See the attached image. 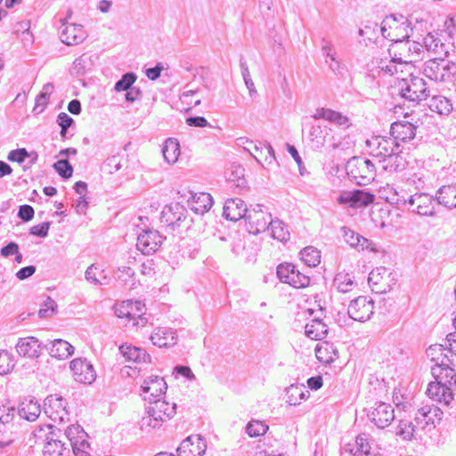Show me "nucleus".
<instances>
[{
    "instance_id": "nucleus-1",
    "label": "nucleus",
    "mask_w": 456,
    "mask_h": 456,
    "mask_svg": "<svg viewBox=\"0 0 456 456\" xmlns=\"http://www.w3.org/2000/svg\"><path fill=\"white\" fill-rule=\"evenodd\" d=\"M59 433L61 430L51 425L37 427L33 431L36 443L38 441L44 443V456H66L69 453V449L62 441L59 440Z\"/></svg>"
},
{
    "instance_id": "nucleus-2",
    "label": "nucleus",
    "mask_w": 456,
    "mask_h": 456,
    "mask_svg": "<svg viewBox=\"0 0 456 456\" xmlns=\"http://www.w3.org/2000/svg\"><path fill=\"white\" fill-rule=\"evenodd\" d=\"M412 31L409 20L402 14L387 16L380 24V34L386 39L402 44Z\"/></svg>"
},
{
    "instance_id": "nucleus-3",
    "label": "nucleus",
    "mask_w": 456,
    "mask_h": 456,
    "mask_svg": "<svg viewBox=\"0 0 456 456\" xmlns=\"http://www.w3.org/2000/svg\"><path fill=\"white\" fill-rule=\"evenodd\" d=\"M346 174L359 185H367L376 176L374 164L362 157H353L346 165Z\"/></svg>"
},
{
    "instance_id": "nucleus-4",
    "label": "nucleus",
    "mask_w": 456,
    "mask_h": 456,
    "mask_svg": "<svg viewBox=\"0 0 456 456\" xmlns=\"http://www.w3.org/2000/svg\"><path fill=\"white\" fill-rule=\"evenodd\" d=\"M399 94L405 100L419 103L430 95L429 87L424 78L412 76L402 78L398 84Z\"/></svg>"
},
{
    "instance_id": "nucleus-5",
    "label": "nucleus",
    "mask_w": 456,
    "mask_h": 456,
    "mask_svg": "<svg viewBox=\"0 0 456 456\" xmlns=\"http://www.w3.org/2000/svg\"><path fill=\"white\" fill-rule=\"evenodd\" d=\"M445 58L439 56L427 61L423 74L436 82L451 80L456 75V63Z\"/></svg>"
},
{
    "instance_id": "nucleus-6",
    "label": "nucleus",
    "mask_w": 456,
    "mask_h": 456,
    "mask_svg": "<svg viewBox=\"0 0 456 456\" xmlns=\"http://www.w3.org/2000/svg\"><path fill=\"white\" fill-rule=\"evenodd\" d=\"M246 228L251 234L265 232L272 224V215L262 204L251 205L245 217Z\"/></svg>"
},
{
    "instance_id": "nucleus-7",
    "label": "nucleus",
    "mask_w": 456,
    "mask_h": 456,
    "mask_svg": "<svg viewBox=\"0 0 456 456\" xmlns=\"http://www.w3.org/2000/svg\"><path fill=\"white\" fill-rule=\"evenodd\" d=\"M75 456H91L88 435L80 425H70L64 430Z\"/></svg>"
},
{
    "instance_id": "nucleus-8",
    "label": "nucleus",
    "mask_w": 456,
    "mask_h": 456,
    "mask_svg": "<svg viewBox=\"0 0 456 456\" xmlns=\"http://www.w3.org/2000/svg\"><path fill=\"white\" fill-rule=\"evenodd\" d=\"M276 273L281 282L296 289L305 288L310 284V277L298 271L296 265L291 263L280 264L277 266Z\"/></svg>"
},
{
    "instance_id": "nucleus-9",
    "label": "nucleus",
    "mask_w": 456,
    "mask_h": 456,
    "mask_svg": "<svg viewBox=\"0 0 456 456\" xmlns=\"http://www.w3.org/2000/svg\"><path fill=\"white\" fill-rule=\"evenodd\" d=\"M366 148L369 154L381 163L389 157L394 151H398L399 145L392 138L374 136L366 141Z\"/></svg>"
},
{
    "instance_id": "nucleus-10",
    "label": "nucleus",
    "mask_w": 456,
    "mask_h": 456,
    "mask_svg": "<svg viewBox=\"0 0 456 456\" xmlns=\"http://www.w3.org/2000/svg\"><path fill=\"white\" fill-rule=\"evenodd\" d=\"M368 416L377 427L384 428L395 419V409L391 403L384 401H374Z\"/></svg>"
},
{
    "instance_id": "nucleus-11",
    "label": "nucleus",
    "mask_w": 456,
    "mask_h": 456,
    "mask_svg": "<svg viewBox=\"0 0 456 456\" xmlns=\"http://www.w3.org/2000/svg\"><path fill=\"white\" fill-rule=\"evenodd\" d=\"M60 38L67 45L81 44L87 37L83 26L76 23H66V19H61Z\"/></svg>"
},
{
    "instance_id": "nucleus-12",
    "label": "nucleus",
    "mask_w": 456,
    "mask_h": 456,
    "mask_svg": "<svg viewBox=\"0 0 456 456\" xmlns=\"http://www.w3.org/2000/svg\"><path fill=\"white\" fill-rule=\"evenodd\" d=\"M373 301L367 297H358L352 300L348 305L347 313L351 319L357 322H365L373 314Z\"/></svg>"
},
{
    "instance_id": "nucleus-13",
    "label": "nucleus",
    "mask_w": 456,
    "mask_h": 456,
    "mask_svg": "<svg viewBox=\"0 0 456 456\" xmlns=\"http://www.w3.org/2000/svg\"><path fill=\"white\" fill-rule=\"evenodd\" d=\"M409 209L419 216H432L435 215L433 196L428 193H415L408 198Z\"/></svg>"
},
{
    "instance_id": "nucleus-14",
    "label": "nucleus",
    "mask_w": 456,
    "mask_h": 456,
    "mask_svg": "<svg viewBox=\"0 0 456 456\" xmlns=\"http://www.w3.org/2000/svg\"><path fill=\"white\" fill-rule=\"evenodd\" d=\"M445 35L439 32H429L422 39L423 47L437 57H447L452 48L450 44L445 42Z\"/></svg>"
},
{
    "instance_id": "nucleus-15",
    "label": "nucleus",
    "mask_w": 456,
    "mask_h": 456,
    "mask_svg": "<svg viewBox=\"0 0 456 456\" xmlns=\"http://www.w3.org/2000/svg\"><path fill=\"white\" fill-rule=\"evenodd\" d=\"M162 235L156 230H143L137 236V248L144 255H151L161 245Z\"/></svg>"
},
{
    "instance_id": "nucleus-16",
    "label": "nucleus",
    "mask_w": 456,
    "mask_h": 456,
    "mask_svg": "<svg viewBox=\"0 0 456 456\" xmlns=\"http://www.w3.org/2000/svg\"><path fill=\"white\" fill-rule=\"evenodd\" d=\"M70 370L75 379L83 384H92L96 379L94 366L86 360L77 358L70 362Z\"/></svg>"
},
{
    "instance_id": "nucleus-17",
    "label": "nucleus",
    "mask_w": 456,
    "mask_h": 456,
    "mask_svg": "<svg viewBox=\"0 0 456 456\" xmlns=\"http://www.w3.org/2000/svg\"><path fill=\"white\" fill-rule=\"evenodd\" d=\"M332 129L326 125H313L309 131V140L315 148H321L325 144H329L332 148H337L338 144L335 142L334 136L331 134Z\"/></svg>"
},
{
    "instance_id": "nucleus-18",
    "label": "nucleus",
    "mask_w": 456,
    "mask_h": 456,
    "mask_svg": "<svg viewBox=\"0 0 456 456\" xmlns=\"http://www.w3.org/2000/svg\"><path fill=\"white\" fill-rule=\"evenodd\" d=\"M444 351V348L442 345L430 346L427 350L428 355L435 362V365L431 367L432 375L441 379H443V369L451 367L450 365L452 363Z\"/></svg>"
},
{
    "instance_id": "nucleus-19",
    "label": "nucleus",
    "mask_w": 456,
    "mask_h": 456,
    "mask_svg": "<svg viewBox=\"0 0 456 456\" xmlns=\"http://www.w3.org/2000/svg\"><path fill=\"white\" fill-rule=\"evenodd\" d=\"M188 211L178 202L167 205L161 212V222L167 226L179 227L185 221Z\"/></svg>"
},
{
    "instance_id": "nucleus-20",
    "label": "nucleus",
    "mask_w": 456,
    "mask_h": 456,
    "mask_svg": "<svg viewBox=\"0 0 456 456\" xmlns=\"http://www.w3.org/2000/svg\"><path fill=\"white\" fill-rule=\"evenodd\" d=\"M207 449L204 439L200 435L183 439L177 448L178 456H203Z\"/></svg>"
},
{
    "instance_id": "nucleus-21",
    "label": "nucleus",
    "mask_w": 456,
    "mask_h": 456,
    "mask_svg": "<svg viewBox=\"0 0 456 456\" xmlns=\"http://www.w3.org/2000/svg\"><path fill=\"white\" fill-rule=\"evenodd\" d=\"M322 53L325 59V63L329 65L330 69L337 76H343L346 71L345 64L338 58L334 45L331 42L322 40Z\"/></svg>"
},
{
    "instance_id": "nucleus-22",
    "label": "nucleus",
    "mask_w": 456,
    "mask_h": 456,
    "mask_svg": "<svg viewBox=\"0 0 456 456\" xmlns=\"http://www.w3.org/2000/svg\"><path fill=\"white\" fill-rule=\"evenodd\" d=\"M146 408L151 416H156L162 422L171 419L176 412L174 401H150Z\"/></svg>"
},
{
    "instance_id": "nucleus-23",
    "label": "nucleus",
    "mask_w": 456,
    "mask_h": 456,
    "mask_svg": "<svg viewBox=\"0 0 456 456\" xmlns=\"http://www.w3.org/2000/svg\"><path fill=\"white\" fill-rule=\"evenodd\" d=\"M248 208L246 207L244 201L240 199H228L224 206V216L231 221H238L245 218L248 214Z\"/></svg>"
},
{
    "instance_id": "nucleus-24",
    "label": "nucleus",
    "mask_w": 456,
    "mask_h": 456,
    "mask_svg": "<svg viewBox=\"0 0 456 456\" xmlns=\"http://www.w3.org/2000/svg\"><path fill=\"white\" fill-rule=\"evenodd\" d=\"M390 133L395 142H408L415 137L416 126L408 121H396L391 124Z\"/></svg>"
},
{
    "instance_id": "nucleus-25",
    "label": "nucleus",
    "mask_w": 456,
    "mask_h": 456,
    "mask_svg": "<svg viewBox=\"0 0 456 456\" xmlns=\"http://www.w3.org/2000/svg\"><path fill=\"white\" fill-rule=\"evenodd\" d=\"M390 274V271L384 266L373 269L369 273L368 277V281L369 284L372 286V290L380 293L386 292L387 287H389L388 281Z\"/></svg>"
},
{
    "instance_id": "nucleus-26",
    "label": "nucleus",
    "mask_w": 456,
    "mask_h": 456,
    "mask_svg": "<svg viewBox=\"0 0 456 456\" xmlns=\"http://www.w3.org/2000/svg\"><path fill=\"white\" fill-rule=\"evenodd\" d=\"M16 350L20 356L37 358L40 354V344L38 339L34 337L20 338L16 345Z\"/></svg>"
},
{
    "instance_id": "nucleus-27",
    "label": "nucleus",
    "mask_w": 456,
    "mask_h": 456,
    "mask_svg": "<svg viewBox=\"0 0 456 456\" xmlns=\"http://www.w3.org/2000/svg\"><path fill=\"white\" fill-rule=\"evenodd\" d=\"M374 195L362 190H356L340 197V201L349 203L353 208H362L374 201Z\"/></svg>"
},
{
    "instance_id": "nucleus-28",
    "label": "nucleus",
    "mask_w": 456,
    "mask_h": 456,
    "mask_svg": "<svg viewBox=\"0 0 456 456\" xmlns=\"http://www.w3.org/2000/svg\"><path fill=\"white\" fill-rule=\"evenodd\" d=\"M142 391L150 394V396L158 398L166 394L167 385L161 377H149L141 387Z\"/></svg>"
},
{
    "instance_id": "nucleus-29",
    "label": "nucleus",
    "mask_w": 456,
    "mask_h": 456,
    "mask_svg": "<svg viewBox=\"0 0 456 456\" xmlns=\"http://www.w3.org/2000/svg\"><path fill=\"white\" fill-rule=\"evenodd\" d=\"M314 118L315 119H325L333 123L342 128H347L350 126L349 119L346 116L343 115L340 112L335 111L330 109L321 108L318 109L314 115Z\"/></svg>"
},
{
    "instance_id": "nucleus-30",
    "label": "nucleus",
    "mask_w": 456,
    "mask_h": 456,
    "mask_svg": "<svg viewBox=\"0 0 456 456\" xmlns=\"http://www.w3.org/2000/svg\"><path fill=\"white\" fill-rule=\"evenodd\" d=\"M438 204L446 208H456V184H448L440 187L436 193Z\"/></svg>"
},
{
    "instance_id": "nucleus-31",
    "label": "nucleus",
    "mask_w": 456,
    "mask_h": 456,
    "mask_svg": "<svg viewBox=\"0 0 456 456\" xmlns=\"http://www.w3.org/2000/svg\"><path fill=\"white\" fill-rule=\"evenodd\" d=\"M436 381L430 382L428 386L426 394L429 399H450L452 398L451 388L443 382V379L435 377Z\"/></svg>"
},
{
    "instance_id": "nucleus-32",
    "label": "nucleus",
    "mask_w": 456,
    "mask_h": 456,
    "mask_svg": "<svg viewBox=\"0 0 456 456\" xmlns=\"http://www.w3.org/2000/svg\"><path fill=\"white\" fill-rule=\"evenodd\" d=\"M305 333L311 339L322 340L328 334V326L319 317H314L305 324Z\"/></svg>"
},
{
    "instance_id": "nucleus-33",
    "label": "nucleus",
    "mask_w": 456,
    "mask_h": 456,
    "mask_svg": "<svg viewBox=\"0 0 456 456\" xmlns=\"http://www.w3.org/2000/svg\"><path fill=\"white\" fill-rule=\"evenodd\" d=\"M417 426L418 424L415 421L401 420L396 434L406 441L421 438L423 430L420 427L417 428Z\"/></svg>"
},
{
    "instance_id": "nucleus-34",
    "label": "nucleus",
    "mask_w": 456,
    "mask_h": 456,
    "mask_svg": "<svg viewBox=\"0 0 456 456\" xmlns=\"http://www.w3.org/2000/svg\"><path fill=\"white\" fill-rule=\"evenodd\" d=\"M315 356L322 363H331L338 358V352L333 344L323 342L315 347Z\"/></svg>"
},
{
    "instance_id": "nucleus-35",
    "label": "nucleus",
    "mask_w": 456,
    "mask_h": 456,
    "mask_svg": "<svg viewBox=\"0 0 456 456\" xmlns=\"http://www.w3.org/2000/svg\"><path fill=\"white\" fill-rule=\"evenodd\" d=\"M120 351L123 354L124 357L128 362H150L151 356L146 351L142 348L134 346H121Z\"/></svg>"
},
{
    "instance_id": "nucleus-36",
    "label": "nucleus",
    "mask_w": 456,
    "mask_h": 456,
    "mask_svg": "<svg viewBox=\"0 0 456 456\" xmlns=\"http://www.w3.org/2000/svg\"><path fill=\"white\" fill-rule=\"evenodd\" d=\"M50 344L49 354L52 357L66 359L74 353V347L66 340L54 339L51 341Z\"/></svg>"
},
{
    "instance_id": "nucleus-37",
    "label": "nucleus",
    "mask_w": 456,
    "mask_h": 456,
    "mask_svg": "<svg viewBox=\"0 0 456 456\" xmlns=\"http://www.w3.org/2000/svg\"><path fill=\"white\" fill-rule=\"evenodd\" d=\"M41 413V405L38 401H21L18 408V414L28 421L36 420Z\"/></svg>"
},
{
    "instance_id": "nucleus-38",
    "label": "nucleus",
    "mask_w": 456,
    "mask_h": 456,
    "mask_svg": "<svg viewBox=\"0 0 456 456\" xmlns=\"http://www.w3.org/2000/svg\"><path fill=\"white\" fill-rule=\"evenodd\" d=\"M380 164H382V168L385 171L393 173L403 170L406 167L407 161L397 151H394Z\"/></svg>"
},
{
    "instance_id": "nucleus-39",
    "label": "nucleus",
    "mask_w": 456,
    "mask_h": 456,
    "mask_svg": "<svg viewBox=\"0 0 456 456\" xmlns=\"http://www.w3.org/2000/svg\"><path fill=\"white\" fill-rule=\"evenodd\" d=\"M86 280L95 285H108L110 279L105 274L103 270H100L95 265H91L86 271Z\"/></svg>"
},
{
    "instance_id": "nucleus-40",
    "label": "nucleus",
    "mask_w": 456,
    "mask_h": 456,
    "mask_svg": "<svg viewBox=\"0 0 456 456\" xmlns=\"http://www.w3.org/2000/svg\"><path fill=\"white\" fill-rule=\"evenodd\" d=\"M152 344L159 347L168 346L175 344V338L171 331L165 328H157L151 335Z\"/></svg>"
},
{
    "instance_id": "nucleus-41",
    "label": "nucleus",
    "mask_w": 456,
    "mask_h": 456,
    "mask_svg": "<svg viewBox=\"0 0 456 456\" xmlns=\"http://www.w3.org/2000/svg\"><path fill=\"white\" fill-rule=\"evenodd\" d=\"M63 401H49V408L45 403L44 409L45 414H47L53 420L60 419L63 421L68 419L69 413L66 410V405H62Z\"/></svg>"
},
{
    "instance_id": "nucleus-42",
    "label": "nucleus",
    "mask_w": 456,
    "mask_h": 456,
    "mask_svg": "<svg viewBox=\"0 0 456 456\" xmlns=\"http://www.w3.org/2000/svg\"><path fill=\"white\" fill-rule=\"evenodd\" d=\"M356 285L354 276L347 273H338L334 278V286L342 293L352 291Z\"/></svg>"
},
{
    "instance_id": "nucleus-43",
    "label": "nucleus",
    "mask_w": 456,
    "mask_h": 456,
    "mask_svg": "<svg viewBox=\"0 0 456 456\" xmlns=\"http://www.w3.org/2000/svg\"><path fill=\"white\" fill-rule=\"evenodd\" d=\"M162 154L168 164L175 163L180 155V145L177 140L173 138L167 139L162 148Z\"/></svg>"
},
{
    "instance_id": "nucleus-44",
    "label": "nucleus",
    "mask_w": 456,
    "mask_h": 456,
    "mask_svg": "<svg viewBox=\"0 0 456 456\" xmlns=\"http://www.w3.org/2000/svg\"><path fill=\"white\" fill-rule=\"evenodd\" d=\"M133 306L144 308V304L140 301L127 300L115 308V314L118 318L135 319V313L133 312Z\"/></svg>"
},
{
    "instance_id": "nucleus-45",
    "label": "nucleus",
    "mask_w": 456,
    "mask_h": 456,
    "mask_svg": "<svg viewBox=\"0 0 456 456\" xmlns=\"http://www.w3.org/2000/svg\"><path fill=\"white\" fill-rule=\"evenodd\" d=\"M213 205V199L209 193L201 192L193 196L191 209L197 214H204Z\"/></svg>"
},
{
    "instance_id": "nucleus-46",
    "label": "nucleus",
    "mask_w": 456,
    "mask_h": 456,
    "mask_svg": "<svg viewBox=\"0 0 456 456\" xmlns=\"http://www.w3.org/2000/svg\"><path fill=\"white\" fill-rule=\"evenodd\" d=\"M244 168L239 165H232L227 175V181L239 190H242L247 186V181L244 177Z\"/></svg>"
},
{
    "instance_id": "nucleus-47",
    "label": "nucleus",
    "mask_w": 456,
    "mask_h": 456,
    "mask_svg": "<svg viewBox=\"0 0 456 456\" xmlns=\"http://www.w3.org/2000/svg\"><path fill=\"white\" fill-rule=\"evenodd\" d=\"M267 230L271 232V235L274 240L280 241H287L289 240V232L286 224L279 219L273 220L272 218V224H269Z\"/></svg>"
},
{
    "instance_id": "nucleus-48",
    "label": "nucleus",
    "mask_w": 456,
    "mask_h": 456,
    "mask_svg": "<svg viewBox=\"0 0 456 456\" xmlns=\"http://www.w3.org/2000/svg\"><path fill=\"white\" fill-rule=\"evenodd\" d=\"M134 271L128 266L118 267L116 272V279L124 286L130 289L135 288L136 281L134 279Z\"/></svg>"
},
{
    "instance_id": "nucleus-49",
    "label": "nucleus",
    "mask_w": 456,
    "mask_h": 456,
    "mask_svg": "<svg viewBox=\"0 0 456 456\" xmlns=\"http://www.w3.org/2000/svg\"><path fill=\"white\" fill-rule=\"evenodd\" d=\"M428 405H425L418 410L414 421L418 424L417 428H421L423 432L430 431L435 428L434 419H430L429 413L427 412Z\"/></svg>"
},
{
    "instance_id": "nucleus-50",
    "label": "nucleus",
    "mask_w": 456,
    "mask_h": 456,
    "mask_svg": "<svg viewBox=\"0 0 456 456\" xmlns=\"http://www.w3.org/2000/svg\"><path fill=\"white\" fill-rule=\"evenodd\" d=\"M430 109L441 115H448L452 110V104L444 96H433L429 105Z\"/></svg>"
},
{
    "instance_id": "nucleus-51",
    "label": "nucleus",
    "mask_w": 456,
    "mask_h": 456,
    "mask_svg": "<svg viewBox=\"0 0 456 456\" xmlns=\"http://www.w3.org/2000/svg\"><path fill=\"white\" fill-rule=\"evenodd\" d=\"M302 261L308 267L317 266L321 262V252L314 247L308 246L300 251Z\"/></svg>"
},
{
    "instance_id": "nucleus-52",
    "label": "nucleus",
    "mask_w": 456,
    "mask_h": 456,
    "mask_svg": "<svg viewBox=\"0 0 456 456\" xmlns=\"http://www.w3.org/2000/svg\"><path fill=\"white\" fill-rule=\"evenodd\" d=\"M372 64L379 69V73L384 75L394 76L396 75V66L395 65V57L387 58H375L372 60Z\"/></svg>"
},
{
    "instance_id": "nucleus-53",
    "label": "nucleus",
    "mask_w": 456,
    "mask_h": 456,
    "mask_svg": "<svg viewBox=\"0 0 456 456\" xmlns=\"http://www.w3.org/2000/svg\"><path fill=\"white\" fill-rule=\"evenodd\" d=\"M161 424L162 421H160L156 416H151V412H149L146 410V415L139 421V428L143 434H150L154 429L159 428Z\"/></svg>"
},
{
    "instance_id": "nucleus-54",
    "label": "nucleus",
    "mask_w": 456,
    "mask_h": 456,
    "mask_svg": "<svg viewBox=\"0 0 456 456\" xmlns=\"http://www.w3.org/2000/svg\"><path fill=\"white\" fill-rule=\"evenodd\" d=\"M344 240L352 248H360L362 242L366 243V238L354 232L347 227H342Z\"/></svg>"
},
{
    "instance_id": "nucleus-55",
    "label": "nucleus",
    "mask_w": 456,
    "mask_h": 456,
    "mask_svg": "<svg viewBox=\"0 0 456 456\" xmlns=\"http://www.w3.org/2000/svg\"><path fill=\"white\" fill-rule=\"evenodd\" d=\"M355 452L352 453L353 456L369 455L371 449L369 442V435H359L355 439Z\"/></svg>"
},
{
    "instance_id": "nucleus-56",
    "label": "nucleus",
    "mask_w": 456,
    "mask_h": 456,
    "mask_svg": "<svg viewBox=\"0 0 456 456\" xmlns=\"http://www.w3.org/2000/svg\"><path fill=\"white\" fill-rule=\"evenodd\" d=\"M309 395L308 387L304 384H292L286 388V396L289 399H305Z\"/></svg>"
},
{
    "instance_id": "nucleus-57",
    "label": "nucleus",
    "mask_w": 456,
    "mask_h": 456,
    "mask_svg": "<svg viewBox=\"0 0 456 456\" xmlns=\"http://www.w3.org/2000/svg\"><path fill=\"white\" fill-rule=\"evenodd\" d=\"M268 430V426L260 420H251L246 427V432L250 437H257L265 435Z\"/></svg>"
},
{
    "instance_id": "nucleus-58",
    "label": "nucleus",
    "mask_w": 456,
    "mask_h": 456,
    "mask_svg": "<svg viewBox=\"0 0 456 456\" xmlns=\"http://www.w3.org/2000/svg\"><path fill=\"white\" fill-rule=\"evenodd\" d=\"M402 46L403 49H407V53L403 54V56H406L407 58H413L414 61H418L424 48L422 43L417 41H407L405 43L403 42Z\"/></svg>"
},
{
    "instance_id": "nucleus-59",
    "label": "nucleus",
    "mask_w": 456,
    "mask_h": 456,
    "mask_svg": "<svg viewBox=\"0 0 456 456\" xmlns=\"http://www.w3.org/2000/svg\"><path fill=\"white\" fill-rule=\"evenodd\" d=\"M379 33H380V26L372 21H368L358 32L360 37H366L370 41L376 38Z\"/></svg>"
},
{
    "instance_id": "nucleus-60",
    "label": "nucleus",
    "mask_w": 456,
    "mask_h": 456,
    "mask_svg": "<svg viewBox=\"0 0 456 456\" xmlns=\"http://www.w3.org/2000/svg\"><path fill=\"white\" fill-rule=\"evenodd\" d=\"M137 77L133 72L126 73L115 84V90L118 92L127 91L135 82Z\"/></svg>"
},
{
    "instance_id": "nucleus-61",
    "label": "nucleus",
    "mask_w": 456,
    "mask_h": 456,
    "mask_svg": "<svg viewBox=\"0 0 456 456\" xmlns=\"http://www.w3.org/2000/svg\"><path fill=\"white\" fill-rule=\"evenodd\" d=\"M16 413L15 405L12 404V401H5V403L0 405V422H10Z\"/></svg>"
},
{
    "instance_id": "nucleus-62",
    "label": "nucleus",
    "mask_w": 456,
    "mask_h": 456,
    "mask_svg": "<svg viewBox=\"0 0 456 456\" xmlns=\"http://www.w3.org/2000/svg\"><path fill=\"white\" fill-rule=\"evenodd\" d=\"M56 172L63 178H69L73 173V167L67 159L58 160L53 164Z\"/></svg>"
},
{
    "instance_id": "nucleus-63",
    "label": "nucleus",
    "mask_w": 456,
    "mask_h": 456,
    "mask_svg": "<svg viewBox=\"0 0 456 456\" xmlns=\"http://www.w3.org/2000/svg\"><path fill=\"white\" fill-rule=\"evenodd\" d=\"M14 366L11 354L7 351H0V375L9 373Z\"/></svg>"
},
{
    "instance_id": "nucleus-64",
    "label": "nucleus",
    "mask_w": 456,
    "mask_h": 456,
    "mask_svg": "<svg viewBox=\"0 0 456 456\" xmlns=\"http://www.w3.org/2000/svg\"><path fill=\"white\" fill-rule=\"evenodd\" d=\"M87 57L86 54H82L77 58L72 66V72L76 76H83L86 72Z\"/></svg>"
}]
</instances>
